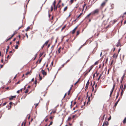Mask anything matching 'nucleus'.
I'll use <instances>...</instances> for the list:
<instances>
[{
	"mask_svg": "<svg viewBox=\"0 0 126 126\" xmlns=\"http://www.w3.org/2000/svg\"><path fill=\"white\" fill-rule=\"evenodd\" d=\"M17 33V32L15 31L14 32V33L12 35V37H13V36L16 34Z\"/></svg>",
	"mask_w": 126,
	"mask_h": 126,
	"instance_id": "obj_17",
	"label": "nucleus"
},
{
	"mask_svg": "<svg viewBox=\"0 0 126 126\" xmlns=\"http://www.w3.org/2000/svg\"><path fill=\"white\" fill-rule=\"evenodd\" d=\"M39 79L40 80H41L42 79V77L41 76L40 74L39 75Z\"/></svg>",
	"mask_w": 126,
	"mask_h": 126,
	"instance_id": "obj_35",
	"label": "nucleus"
},
{
	"mask_svg": "<svg viewBox=\"0 0 126 126\" xmlns=\"http://www.w3.org/2000/svg\"><path fill=\"white\" fill-rule=\"evenodd\" d=\"M83 14V12L80 13V14L78 16L77 18H79L80 16L82 14Z\"/></svg>",
	"mask_w": 126,
	"mask_h": 126,
	"instance_id": "obj_22",
	"label": "nucleus"
},
{
	"mask_svg": "<svg viewBox=\"0 0 126 126\" xmlns=\"http://www.w3.org/2000/svg\"><path fill=\"white\" fill-rule=\"evenodd\" d=\"M68 8L67 6H66L64 8L63 10V11L64 12L66 11L67 10Z\"/></svg>",
	"mask_w": 126,
	"mask_h": 126,
	"instance_id": "obj_21",
	"label": "nucleus"
},
{
	"mask_svg": "<svg viewBox=\"0 0 126 126\" xmlns=\"http://www.w3.org/2000/svg\"><path fill=\"white\" fill-rule=\"evenodd\" d=\"M70 60V59L66 61V62L65 63V64H66L67 63H68V62H69V61Z\"/></svg>",
	"mask_w": 126,
	"mask_h": 126,
	"instance_id": "obj_51",
	"label": "nucleus"
},
{
	"mask_svg": "<svg viewBox=\"0 0 126 126\" xmlns=\"http://www.w3.org/2000/svg\"><path fill=\"white\" fill-rule=\"evenodd\" d=\"M13 104V103L12 102H10L9 103V104L10 105V108L11 107V106L12 105V104Z\"/></svg>",
	"mask_w": 126,
	"mask_h": 126,
	"instance_id": "obj_32",
	"label": "nucleus"
},
{
	"mask_svg": "<svg viewBox=\"0 0 126 126\" xmlns=\"http://www.w3.org/2000/svg\"><path fill=\"white\" fill-rule=\"evenodd\" d=\"M123 85L122 84H121L120 85V89L121 88V89H122L123 88Z\"/></svg>",
	"mask_w": 126,
	"mask_h": 126,
	"instance_id": "obj_27",
	"label": "nucleus"
},
{
	"mask_svg": "<svg viewBox=\"0 0 126 126\" xmlns=\"http://www.w3.org/2000/svg\"><path fill=\"white\" fill-rule=\"evenodd\" d=\"M111 116H110V117L109 118H108V121H109V120H110V119H111Z\"/></svg>",
	"mask_w": 126,
	"mask_h": 126,
	"instance_id": "obj_59",
	"label": "nucleus"
},
{
	"mask_svg": "<svg viewBox=\"0 0 126 126\" xmlns=\"http://www.w3.org/2000/svg\"><path fill=\"white\" fill-rule=\"evenodd\" d=\"M126 89V88H124V87L122 89H121V95L122 96L124 92Z\"/></svg>",
	"mask_w": 126,
	"mask_h": 126,
	"instance_id": "obj_7",
	"label": "nucleus"
},
{
	"mask_svg": "<svg viewBox=\"0 0 126 126\" xmlns=\"http://www.w3.org/2000/svg\"><path fill=\"white\" fill-rule=\"evenodd\" d=\"M124 75L121 78V79H122V80H123V79H124Z\"/></svg>",
	"mask_w": 126,
	"mask_h": 126,
	"instance_id": "obj_55",
	"label": "nucleus"
},
{
	"mask_svg": "<svg viewBox=\"0 0 126 126\" xmlns=\"http://www.w3.org/2000/svg\"><path fill=\"white\" fill-rule=\"evenodd\" d=\"M30 72H28L25 74V75H28L29 74H30Z\"/></svg>",
	"mask_w": 126,
	"mask_h": 126,
	"instance_id": "obj_45",
	"label": "nucleus"
},
{
	"mask_svg": "<svg viewBox=\"0 0 126 126\" xmlns=\"http://www.w3.org/2000/svg\"><path fill=\"white\" fill-rule=\"evenodd\" d=\"M91 15H92V13H90L88 15L86 16V17L87 18L88 17H89Z\"/></svg>",
	"mask_w": 126,
	"mask_h": 126,
	"instance_id": "obj_28",
	"label": "nucleus"
},
{
	"mask_svg": "<svg viewBox=\"0 0 126 126\" xmlns=\"http://www.w3.org/2000/svg\"><path fill=\"white\" fill-rule=\"evenodd\" d=\"M56 109H55V110H52V113H56Z\"/></svg>",
	"mask_w": 126,
	"mask_h": 126,
	"instance_id": "obj_31",
	"label": "nucleus"
},
{
	"mask_svg": "<svg viewBox=\"0 0 126 126\" xmlns=\"http://www.w3.org/2000/svg\"><path fill=\"white\" fill-rule=\"evenodd\" d=\"M78 117V116L77 114H76L75 115H73V116L72 118H74L75 117L77 118Z\"/></svg>",
	"mask_w": 126,
	"mask_h": 126,
	"instance_id": "obj_19",
	"label": "nucleus"
},
{
	"mask_svg": "<svg viewBox=\"0 0 126 126\" xmlns=\"http://www.w3.org/2000/svg\"><path fill=\"white\" fill-rule=\"evenodd\" d=\"M92 96V94H91L90 96H89L88 97L87 100H88V101L87 102V104L88 105V104H90V103H89V102L90 101V97H91Z\"/></svg>",
	"mask_w": 126,
	"mask_h": 126,
	"instance_id": "obj_5",
	"label": "nucleus"
},
{
	"mask_svg": "<svg viewBox=\"0 0 126 126\" xmlns=\"http://www.w3.org/2000/svg\"><path fill=\"white\" fill-rule=\"evenodd\" d=\"M1 62L3 63V58H2L1 61Z\"/></svg>",
	"mask_w": 126,
	"mask_h": 126,
	"instance_id": "obj_61",
	"label": "nucleus"
},
{
	"mask_svg": "<svg viewBox=\"0 0 126 126\" xmlns=\"http://www.w3.org/2000/svg\"><path fill=\"white\" fill-rule=\"evenodd\" d=\"M111 9H113L114 8V4H112L111 5Z\"/></svg>",
	"mask_w": 126,
	"mask_h": 126,
	"instance_id": "obj_38",
	"label": "nucleus"
},
{
	"mask_svg": "<svg viewBox=\"0 0 126 126\" xmlns=\"http://www.w3.org/2000/svg\"><path fill=\"white\" fill-rule=\"evenodd\" d=\"M66 25H65L62 28V29H61V31H63V30H64L65 28L66 27Z\"/></svg>",
	"mask_w": 126,
	"mask_h": 126,
	"instance_id": "obj_23",
	"label": "nucleus"
},
{
	"mask_svg": "<svg viewBox=\"0 0 126 126\" xmlns=\"http://www.w3.org/2000/svg\"><path fill=\"white\" fill-rule=\"evenodd\" d=\"M7 104V102H6L4 103L3 104V106H5V105Z\"/></svg>",
	"mask_w": 126,
	"mask_h": 126,
	"instance_id": "obj_60",
	"label": "nucleus"
},
{
	"mask_svg": "<svg viewBox=\"0 0 126 126\" xmlns=\"http://www.w3.org/2000/svg\"><path fill=\"white\" fill-rule=\"evenodd\" d=\"M57 6L56 7H55H55H54V10H57Z\"/></svg>",
	"mask_w": 126,
	"mask_h": 126,
	"instance_id": "obj_46",
	"label": "nucleus"
},
{
	"mask_svg": "<svg viewBox=\"0 0 126 126\" xmlns=\"http://www.w3.org/2000/svg\"><path fill=\"white\" fill-rule=\"evenodd\" d=\"M52 123H53L52 121H51L50 122L49 125L48 126H50V125H51L52 124Z\"/></svg>",
	"mask_w": 126,
	"mask_h": 126,
	"instance_id": "obj_40",
	"label": "nucleus"
},
{
	"mask_svg": "<svg viewBox=\"0 0 126 126\" xmlns=\"http://www.w3.org/2000/svg\"><path fill=\"white\" fill-rule=\"evenodd\" d=\"M16 95L12 96L9 98V100H12L13 99L15 98L16 97Z\"/></svg>",
	"mask_w": 126,
	"mask_h": 126,
	"instance_id": "obj_9",
	"label": "nucleus"
},
{
	"mask_svg": "<svg viewBox=\"0 0 126 126\" xmlns=\"http://www.w3.org/2000/svg\"><path fill=\"white\" fill-rule=\"evenodd\" d=\"M42 58H41V59H40V60H38V62H39V63H40L42 61Z\"/></svg>",
	"mask_w": 126,
	"mask_h": 126,
	"instance_id": "obj_39",
	"label": "nucleus"
},
{
	"mask_svg": "<svg viewBox=\"0 0 126 126\" xmlns=\"http://www.w3.org/2000/svg\"><path fill=\"white\" fill-rule=\"evenodd\" d=\"M123 123L125 124L126 123V117H125L123 121Z\"/></svg>",
	"mask_w": 126,
	"mask_h": 126,
	"instance_id": "obj_18",
	"label": "nucleus"
},
{
	"mask_svg": "<svg viewBox=\"0 0 126 126\" xmlns=\"http://www.w3.org/2000/svg\"><path fill=\"white\" fill-rule=\"evenodd\" d=\"M89 80H88V81H87V83L86 84V86L85 87V88L86 90V89H87L88 88V86L89 85Z\"/></svg>",
	"mask_w": 126,
	"mask_h": 126,
	"instance_id": "obj_8",
	"label": "nucleus"
},
{
	"mask_svg": "<svg viewBox=\"0 0 126 126\" xmlns=\"http://www.w3.org/2000/svg\"><path fill=\"white\" fill-rule=\"evenodd\" d=\"M30 28L29 26L25 30L27 32L30 29Z\"/></svg>",
	"mask_w": 126,
	"mask_h": 126,
	"instance_id": "obj_25",
	"label": "nucleus"
},
{
	"mask_svg": "<svg viewBox=\"0 0 126 126\" xmlns=\"http://www.w3.org/2000/svg\"><path fill=\"white\" fill-rule=\"evenodd\" d=\"M78 28V26H77L74 29V30H75L76 31V30Z\"/></svg>",
	"mask_w": 126,
	"mask_h": 126,
	"instance_id": "obj_64",
	"label": "nucleus"
},
{
	"mask_svg": "<svg viewBox=\"0 0 126 126\" xmlns=\"http://www.w3.org/2000/svg\"><path fill=\"white\" fill-rule=\"evenodd\" d=\"M99 12V10L98 9H96L92 13V15L95 14H98Z\"/></svg>",
	"mask_w": 126,
	"mask_h": 126,
	"instance_id": "obj_2",
	"label": "nucleus"
},
{
	"mask_svg": "<svg viewBox=\"0 0 126 126\" xmlns=\"http://www.w3.org/2000/svg\"><path fill=\"white\" fill-rule=\"evenodd\" d=\"M124 87L126 89V84H124Z\"/></svg>",
	"mask_w": 126,
	"mask_h": 126,
	"instance_id": "obj_63",
	"label": "nucleus"
},
{
	"mask_svg": "<svg viewBox=\"0 0 126 126\" xmlns=\"http://www.w3.org/2000/svg\"><path fill=\"white\" fill-rule=\"evenodd\" d=\"M94 66L93 65H92L89 68V70L88 71H86L85 72V73L84 74V76H86L87 75L88 73L93 68V67Z\"/></svg>",
	"mask_w": 126,
	"mask_h": 126,
	"instance_id": "obj_1",
	"label": "nucleus"
},
{
	"mask_svg": "<svg viewBox=\"0 0 126 126\" xmlns=\"http://www.w3.org/2000/svg\"><path fill=\"white\" fill-rule=\"evenodd\" d=\"M12 37H12V36H11L9 38L6 40V42H7L8 41L10 40L12 38Z\"/></svg>",
	"mask_w": 126,
	"mask_h": 126,
	"instance_id": "obj_29",
	"label": "nucleus"
},
{
	"mask_svg": "<svg viewBox=\"0 0 126 126\" xmlns=\"http://www.w3.org/2000/svg\"><path fill=\"white\" fill-rule=\"evenodd\" d=\"M104 124L106 126H108L109 124L108 122L107 121H105L104 122Z\"/></svg>",
	"mask_w": 126,
	"mask_h": 126,
	"instance_id": "obj_12",
	"label": "nucleus"
},
{
	"mask_svg": "<svg viewBox=\"0 0 126 126\" xmlns=\"http://www.w3.org/2000/svg\"><path fill=\"white\" fill-rule=\"evenodd\" d=\"M80 31H78L77 32V34L76 35V36L77 37L79 34Z\"/></svg>",
	"mask_w": 126,
	"mask_h": 126,
	"instance_id": "obj_24",
	"label": "nucleus"
},
{
	"mask_svg": "<svg viewBox=\"0 0 126 126\" xmlns=\"http://www.w3.org/2000/svg\"><path fill=\"white\" fill-rule=\"evenodd\" d=\"M28 92V89H26L25 91V93H27Z\"/></svg>",
	"mask_w": 126,
	"mask_h": 126,
	"instance_id": "obj_48",
	"label": "nucleus"
},
{
	"mask_svg": "<svg viewBox=\"0 0 126 126\" xmlns=\"http://www.w3.org/2000/svg\"><path fill=\"white\" fill-rule=\"evenodd\" d=\"M108 60V58H106V61H105V63H107Z\"/></svg>",
	"mask_w": 126,
	"mask_h": 126,
	"instance_id": "obj_43",
	"label": "nucleus"
},
{
	"mask_svg": "<svg viewBox=\"0 0 126 126\" xmlns=\"http://www.w3.org/2000/svg\"><path fill=\"white\" fill-rule=\"evenodd\" d=\"M9 48V46H7V48L6 49V51H7V52H8V50Z\"/></svg>",
	"mask_w": 126,
	"mask_h": 126,
	"instance_id": "obj_34",
	"label": "nucleus"
},
{
	"mask_svg": "<svg viewBox=\"0 0 126 126\" xmlns=\"http://www.w3.org/2000/svg\"><path fill=\"white\" fill-rule=\"evenodd\" d=\"M115 83L113 85V87H112V89L111 91V92H110V97H111V95L112 94V93H113V91L114 89V88H115Z\"/></svg>",
	"mask_w": 126,
	"mask_h": 126,
	"instance_id": "obj_3",
	"label": "nucleus"
},
{
	"mask_svg": "<svg viewBox=\"0 0 126 126\" xmlns=\"http://www.w3.org/2000/svg\"><path fill=\"white\" fill-rule=\"evenodd\" d=\"M119 93H117V96H116V99H117L118 98V96H119Z\"/></svg>",
	"mask_w": 126,
	"mask_h": 126,
	"instance_id": "obj_42",
	"label": "nucleus"
},
{
	"mask_svg": "<svg viewBox=\"0 0 126 126\" xmlns=\"http://www.w3.org/2000/svg\"><path fill=\"white\" fill-rule=\"evenodd\" d=\"M26 123V122L25 121H24L21 124V126H22L23 125H24V126H25V124Z\"/></svg>",
	"mask_w": 126,
	"mask_h": 126,
	"instance_id": "obj_15",
	"label": "nucleus"
},
{
	"mask_svg": "<svg viewBox=\"0 0 126 126\" xmlns=\"http://www.w3.org/2000/svg\"><path fill=\"white\" fill-rule=\"evenodd\" d=\"M42 73L43 75L46 76L47 75V72H45L44 70H42Z\"/></svg>",
	"mask_w": 126,
	"mask_h": 126,
	"instance_id": "obj_10",
	"label": "nucleus"
},
{
	"mask_svg": "<svg viewBox=\"0 0 126 126\" xmlns=\"http://www.w3.org/2000/svg\"><path fill=\"white\" fill-rule=\"evenodd\" d=\"M48 120V119L47 118H45V122H47Z\"/></svg>",
	"mask_w": 126,
	"mask_h": 126,
	"instance_id": "obj_52",
	"label": "nucleus"
},
{
	"mask_svg": "<svg viewBox=\"0 0 126 126\" xmlns=\"http://www.w3.org/2000/svg\"><path fill=\"white\" fill-rule=\"evenodd\" d=\"M75 31H76L75 30H73L72 31V34H74L75 33Z\"/></svg>",
	"mask_w": 126,
	"mask_h": 126,
	"instance_id": "obj_41",
	"label": "nucleus"
},
{
	"mask_svg": "<svg viewBox=\"0 0 126 126\" xmlns=\"http://www.w3.org/2000/svg\"><path fill=\"white\" fill-rule=\"evenodd\" d=\"M95 84V82H94V84H93V86H92V91H93L94 90V88H93V86Z\"/></svg>",
	"mask_w": 126,
	"mask_h": 126,
	"instance_id": "obj_44",
	"label": "nucleus"
},
{
	"mask_svg": "<svg viewBox=\"0 0 126 126\" xmlns=\"http://www.w3.org/2000/svg\"><path fill=\"white\" fill-rule=\"evenodd\" d=\"M50 44H49L48 45L47 47V48H48L50 46Z\"/></svg>",
	"mask_w": 126,
	"mask_h": 126,
	"instance_id": "obj_62",
	"label": "nucleus"
},
{
	"mask_svg": "<svg viewBox=\"0 0 126 126\" xmlns=\"http://www.w3.org/2000/svg\"><path fill=\"white\" fill-rule=\"evenodd\" d=\"M118 103L116 102L115 104L114 107H115L117 105Z\"/></svg>",
	"mask_w": 126,
	"mask_h": 126,
	"instance_id": "obj_49",
	"label": "nucleus"
},
{
	"mask_svg": "<svg viewBox=\"0 0 126 126\" xmlns=\"http://www.w3.org/2000/svg\"><path fill=\"white\" fill-rule=\"evenodd\" d=\"M55 4H56V1L55 0V1L53 3V5L54 6V7H55Z\"/></svg>",
	"mask_w": 126,
	"mask_h": 126,
	"instance_id": "obj_30",
	"label": "nucleus"
},
{
	"mask_svg": "<svg viewBox=\"0 0 126 126\" xmlns=\"http://www.w3.org/2000/svg\"><path fill=\"white\" fill-rule=\"evenodd\" d=\"M116 46H117V47H118L119 46L121 47L122 46L121 44L120 43V40H118V43L117 44V45H116Z\"/></svg>",
	"mask_w": 126,
	"mask_h": 126,
	"instance_id": "obj_6",
	"label": "nucleus"
},
{
	"mask_svg": "<svg viewBox=\"0 0 126 126\" xmlns=\"http://www.w3.org/2000/svg\"><path fill=\"white\" fill-rule=\"evenodd\" d=\"M79 110H77L75 111L74 112V113H75L77 111H78L79 113Z\"/></svg>",
	"mask_w": 126,
	"mask_h": 126,
	"instance_id": "obj_57",
	"label": "nucleus"
},
{
	"mask_svg": "<svg viewBox=\"0 0 126 126\" xmlns=\"http://www.w3.org/2000/svg\"><path fill=\"white\" fill-rule=\"evenodd\" d=\"M71 117H69L67 120L68 121H70L71 120Z\"/></svg>",
	"mask_w": 126,
	"mask_h": 126,
	"instance_id": "obj_37",
	"label": "nucleus"
},
{
	"mask_svg": "<svg viewBox=\"0 0 126 126\" xmlns=\"http://www.w3.org/2000/svg\"><path fill=\"white\" fill-rule=\"evenodd\" d=\"M98 63V61H97L96 62L94 63V65H97V64Z\"/></svg>",
	"mask_w": 126,
	"mask_h": 126,
	"instance_id": "obj_33",
	"label": "nucleus"
},
{
	"mask_svg": "<svg viewBox=\"0 0 126 126\" xmlns=\"http://www.w3.org/2000/svg\"><path fill=\"white\" fill-rule=\"evenodd\" d=\"M118 54L116 53H114L113 56V57L114 58H116L117 57Z\"/></svg>",
	"mask_w": 126,
	"mask_h": 126,
	"instance_id": "obj_11",
	"label": "nucleus"
},
{
	"mask_svg": "<svg viewBox=\"0 0 126 126\" xmlns=\"http://www.w3.org/2000/svg\"><path fill=\"white\" fill-rule=\"evenodd\" d=\"M80 80V79H79L75 83L74 85H76L78 82Z\"/></svg>",
	"mask_w": 126,
	"mask_h": 126,
	"instance_id": "obj_36",
	"label": "nucleus"
},
{
	"mask_svg": "<svg viewBox=\"0 0 126 126\" xmlns=\"http://www.w3.org/2000/svg\"><path fill=\"white\" fill-rule=\"evenodd\" d=\"M51 11H52V10H53V7L52 6H51Z\"/></svg>",
	"mask_w": 126,
	"mask_h": 126,
	"instance_id": "obj_56",
	"label": "nucleus"
},
{
	"mask_svg": "<svg viewBox=\"0 0 126 126\" xmlns=\"http://www.w3.org/2000/svg\"><path fill=\"white\" fill-rule=\"evenodd\" d=\"M23 27V26L22 25V26H21L20 27H19L18 30H19L20 29Z\"/></svg>",
	"mask_w": 126,
	"mask_h": 126,
	"instance_id": "obj_53",
	"label": "nucleus"
},
{
	"mask_svg": "<svg viewBox=\"0 0 126 126\" xmlns=\"http://www.w3.org/2000/svg\"><path fill=\"white\" fill-rule=\"evenodd\" d=\"M18 46L17 45H16L15 47V48L16 49H17L18 48Z\"/></svg>",
	"mask_w": 126,
	"mask_h": 126,
	"instance_id": "obj_50",
	"label": "nucleus"
},
{
	"mask_svg": "<svg viewBox=\"0 0 126 126\" xmlns=\"http://www.w3.org/2000/svg\"><path fill=\"white\" fill-rule=\"evenodd\" d=\"M54 116H51L49 117V119L52 121H53V119L54 118Z\"/></svg>",
	"mask_w": 126,
	"mask_h": 126,
	"instance_id": "obj_20",
	"label": "nucleus"
},
{
	"mask_svg": "<svg viewBox=\"0 0 126 126\" xmlns=\"http://www.w3.org/2000/svg\"><path fill=\"white\" fill-rule=\"evenodd\" d=\"M102 74H103V73H102L100 75L99 77L98 78V79H97V80L98 81L99 80V79H100L101 78V77L102 76Z\"/></svg>",
	"mask_w": 126,
	"mask_h": 126,
	"instance_id": "obj_16",
	"label": "nucleus"
},
{
	"mask_svg": "<svg viewBox=\"0 0 126 126\" xmlns=\"http://www.w3.org/2000/svg\"><path fill=\"white\" fill-rule=\"evenodd\" d=\"M49 40H48L47 41H46L44 45L45 46H46L47 45V44H48V42H49Z\"/></svg>",
	"mask_w": 126,
	"mask_h": 126,
	"instance_id": "obj_14",
	"label": "nucleus"
},
{
	"mask_svg": "<svg viewBox=\"0 0 126 126\" xmlns=\"http://www.w3.org/2000/svg\"><path fill=\"white\" fill-rule=\"evenodd\" d=\"M106 2H103L101 5L100 6V8H103L106 5Z\"/></svg>",
	"mask_w": 126,
	"mask_h": 126,
	"instance_id": "obj_4",
	"label": "nucleus"
},
{
	"mask_svg": "<svg viewBox=\"0 0 126 126\" xmlns=\"http://www.w3.org/2000/svg\"><path fill=\"white\" fill-rule=\"evenodd\" d=\"M74 1V0H70V2L71 3V4H72Z\"/></svg>",
	"mask_w": 126,
	"mask_h": 126,
	"instance_id": "obj_54",
	"label": "nucleus"
},
{
	"mask_svg": "<svg viewBox=\"0 0 126 126\" xmlns=\"http://www.w3.org/2000/svg\"><path fill=\"white\" fill-rule=\"evenodd\" d=\"M61 48L60 47L58 49V53H60L61 52L60 49H61Z\"/></svg>",
	"mask_w": 126,
	"mask_h": 126,
	"instance_id": "obj_26",
	"label": "nucleus"
},
{
	"mask_svg": "<svg viewBox=\"0 0 126 126\" xmlns=\"http://www.w3.org/2000/svg\"><path fill=\"white\" fill-rule=\"evenodd\" d=\"M99 33H97V34H96L95 33V36H97V37L98 36V35H99Z\"/></svg>",
	"mask_w": 126,
	"mask_h": 126,
	"instance_id": "obj_47",
	"label": "nucleus"
},
{
	"mask_svg": "<svg viewBox=\"0 0 126 126\" xmlns=\"http://www.w3.org/2000/svg\"><path fill=\"white\" fill-rule=\"evenodd\" d=\"M73 86V85H72L71 86V88H70L69 90L68 91V95H69L70 94V91H71V89H72V87Z\"/></svg>",
	"mask_w": 126,
	"mask_h": 126,
	"instance_id": "obj_13",
	"label": "nucleus"
},
{
	"mask_svg": "<svg viewBox=\"0 0 126 126\" xmlns=\"http://www.w3.org/2000/svg\"><path fill=\"white\" fill-rule=\"evenodd\" d=\"M66 64H65V63H64L62 65V67H63L64 66V65Z\"/></svg>",
	"mask_w": 126,
	"mask_h": 126,
	"instance_id": "obj_58",
	"label": "nucleus"
}]
</instances>
